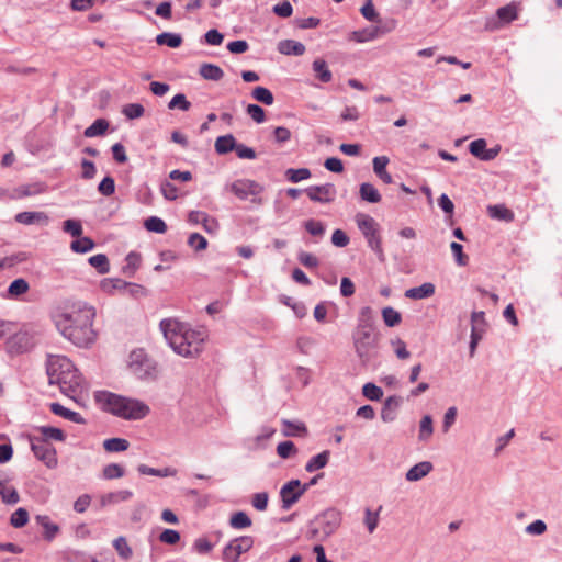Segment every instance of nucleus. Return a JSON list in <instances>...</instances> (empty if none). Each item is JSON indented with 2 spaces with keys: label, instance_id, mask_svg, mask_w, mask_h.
<instances>
[{
  "label": "nucleus",
  "instance_id": "44",
  "mask_svg": "<svg viewBox=\"0 0 562 562\" xmlns=\"http://www.w3.org/2000/svg\"><path fill=\"white\" fill-rule=\"evenodd\" d=\"M382 318L387 327H394L402 321L401 314L391 306H386L382 310Z\"/></svg>",
  "mask_w": 562,
  "mask_h": 562
},
{
  "label": "nucleus",
  "instance_id": "4",
  "mask_svg": "<svg viewBox=\"0 0 562 562\" xmlns=\"http://www.w3.org/2000/svg\"><path fill=\"white\" fill-rule=\"evenodd\" d=\"M95 401L103 411L126 420H139L150 413L149 406L143 401L111 392L97 393Z\"/></svg>",
  "mask_w": 562,
  "mask_h": 562
},
{
  "label": "nucleus",
  "instance_id": "1",
  "mask_svg": "<svg viewBox=\"0 0 562 562\" xmlns=\"http://www.w3.org/2000/svg\"><path fill=\"white\" fill-rule=\"evenodd\" d=\"M97 311L83 301H66L55 311L53 319L59 333L78 347H89L97 339L93 327Z\"/></svg>",
  "mask_w": 562,
  "mask_h": 562
},
{
  "label": "nucleus",
  "instance_id": "28",
  "mask_svg": "<svg viewBox=\"0 0 562 562\" xmlns=\"http://www.w3.org/2000/svg\"><path fill=\"white\" fill-rule=\"evenodd\" d=\"M487 213L490 217L505 221V222H512L514 220V213L512 210H509L504 204H495L487 206Z\"/></svg>",
  "mask_w": 562,
  "mask_h": 562
},
{
  "label": "nucleus",
  "instance_id": "11",
  "mask_svg": "<svg viewBox=\"0 0 562 562\" xmlns=\"http://www.w3.org/2000/svg\"><path fill=\"white\" fill-rule=\"evenodd\" d=\"M30 443L34 456L47 468L54 469L57 467V452L49 442L38 437L30 436Z\"/></svg>",
  "mask_w": 562,
  "mask_h": 562
},
{
  "label": "nucleus",
  "instance_id": "16",
  "mask_svg": "<svg viewBox=\"0 0 562 562\" xmlns=\"http://www.w3.org/2000/svg\"><path fill=\"white\" fill-rule=\"evenodd\" d=\"M469 150L474 157L484 161L494 159L499 153L498 147L487 149L486 140L483 138L471 142L469 145Z\"/></svg>",
  "mask_w": 562,
  "mask_h": 562
},
{
  "label": "nucleus",
  "instance_id": "8",
  "mask_svg": "<svg viewBox=\"0 0 562 562\" xmlns=\"http://www.w3.org/2000/svg\"><path fill=\"white\" fill-rule=\"evenodd\" d=\"M128 368L138 379L151 378L156 374V363L148 357L144 349H135L130 353Z\"/></svg>",
  "mask_w": 562,
  "mask_h": 562
},
{
  "label": "nucleus",
  "instance_id": "62",
  "mask_svg": "<svg viewBox=\"0 0 562 562\" xmlns=\"http://www.w3.org/2000/svg\"><path fill=\"white\" fill-rule=\"evenodd\" d=\"M98 190L101 194L105 196L112 195L115 191L114 179L111 177L103 178L102 181L99 183Z\"/></svg>",
  "mask_w": 562,
  "mask_h": 562
},
{
  "label": "nucleus",
  "instance_id": "36",
  "mask_svg": "<svg viewBox=\"0 0 562 562\" xmlns=\"http://www.w3.org/2000/svg\"><path fill=\"white\" fill-rule=\"evenodd\" d=\"M375 329L373 326V310L370 306H364L359 312L358 325L356 329Z\"/></svg>",
  "mask_w": 562,
  "mask_h": 562
},
{
  "label": "nucleus",
  "instance_id": "43",
  "mask_svg": "<svg viewBox=\"0 0 562 562\" xmlns=\"http://www.w3.org/2000/svg\"><path fill=\"white\" fill-rule=\"evenodd\" d=\"M251 97L256 101L261 102L266 105H272L274 102L272 92L269 89H267L265 87H260V86L254 88V90L251 92Z\"/></svg>",
  "mask_w": 562,
  "mask_h": 562
},
{
  "label": "nucleus",
  "instance_id": "35",
  "mask_svg": "<svg viewBox=\"0 0 562 562\" xmlns=\"http://www.w3.org/2000/svg\"><path fill=\"white\" fill-rule=\"evenodd\" d=\"M328 460H329V452L323 451L308 460V462L305 465V470L310 473L315 472V471L326 467V464L328 463Z\"/></svg>",
  "mask_w": 562,
  "mask_h": 562
},
{
  "label": "nucleus",
  "instance_id": "56",
  "mask_svg": "<svg viewBox=\"0 0 562 562\" xmlns=\"http://www.w3.org/2000/svg\"><path fill=\"white\" fill-rule=\"evenodd\" d=\"M246 112L258 124L266 121L265 110L258 104H248Z\"/></svg>",
  "mask_w": 562,
  "mask_h": 562
},
{
  "label": "nucleus",
  "instance_id": "5",
  "mask_svg": "<svg viewBox=\"0 0 562 562\" xmlns=\"http://www.w3.org/2000/svg\"><path fill=\"white\" fill-rule=\"evenodd\" d=\"M341 513L335 508H328L317 515L310 525L311 537L324 541L334 535L341 525Z\"/></svg>",
  "mask_w": 562,
  "mask_h": 562
},
{
  "label": "nucleus",
  "instance_id": "17",
  "mask_svg": "<svg viewBox=\"0 0 562 562\" xmlns=\"http://www.w3.org/2000/svg\"><path fill=\"white\" fill-rule=\"evenodd\" d=\"M35 520L43 528V538L46 541L50 542L59 535L60 527L53 522L48 515H37Z\"/></svg>",
  "mask_w": 562,
  "mask_h": 562
},
{
  "label": "nucleus",
  "instance_id": "52",
  "mask_svg": "<svg viewBox=\"0 0 562 562\" xmlns=\"http://www.w3.org/2000/svg\"><path fill=\"white\" fill-rule=\"evenodd\" d=\"M122 112L127 119L134 120L143 116L145 110L139 103H130L123 108Z\"/></svg>",
  "mask_w": 562,
  "mask_h": 562
},
{
  "label": "nucleus",
  "instance_id": "51",
  "mask_svg": "<svg viewBox=\"0 0 562 562\" xmlns=\"http://www.w3.org/2000/svg\"><path fill=\"white\" fill-rule=\"evenodd\" d=\"M434 432L432 419L429 415H425L420 420L419 439L427 440Z\"/></svg>",
  "mask_w": 562,
  "mask_h": 562
},
{
  "label": "nucleus",
  "instance_id": "38",
  "mask_svg": "<svg viewBox=\"0 0 562 562\" xmlns=\"http://www.w3.org/2000/svg\"><path fill=\"white\" fill-rule=\"evenodd\" d=\"M108 128L109 122L104 119H98L85 130L83 134L86 137H97L103 135Z\"/></svg>",
  "mask_w": 562,
  "mask_h": 562
},
{
  "label": "nucleus",
  "instance_id": "7",
  "mask_svg": "<svg viewBox=\"0 0 562 562\" xmlns=\"http://www.w3.org/2000/svg\"><path fill=\"white\" fill-rule=\"evenodd\" d=\"M355 221L359 231L366 238L369 248L378 256L381 261H383L384 251L382 247L379 223L372 216L364 213L356 214Z\"/></svg>",
  "mask_w": 562,
  "mask_h": 562
},
{
  "label": "nucleus",
  "instance_id": "41",
  "mask_svg": "<svg viewBox=\"0 0 562 562\" xmlns=\"http://www.w3.org/2000/svg\"><path fill=\"white\" fill-rule=\"evenodd\" d=\"M382 507L380 506L376 512H372L370 508L364 509V525L369 533H373L376 529L380 521V510Z\"/></svg>",
  "mask_w": 562,
  "mask_h": 562
},
{
  "label": "nucleus",
  "instance_id": "9",
  "mask_svg": "<svg viewBox=\"0 0 562 562\" xmlns=\"http://www.w3.org/2000/svg\"><path fill=\"white\" fill-rule=\"evenodd\" d=\"M255 540L251 536H240L232 539L222 551L224 562H238L241 554L247 553L254 547Z\"/></svg>",
  "mask_w": 562,
  "mask_h": 562
},
{
  "label": "nucleus",
  "instance_id": "29",
  "mask_svg": "<svg viewBox=\"0 0 562 562\" xmlns=\"http://www.w3.org/2000/svg\"><path fill=\"white\" fill-rule=\"evenodd\" d=\"M30 290V285L23 278L15 279L11 282L7 291L8 299H18Z\"/></svg>",
  "mask_w": 562,
  "mask_h": 562
},
{
  "label": "nucleus",
  "instance_id": "25",
  "mask_svg": "<svg viewBox=\"0 0 562 562\" xmlns=\"http://www.w3.org/2000/svg\"><path fill=\"white\" fill-rule=\"evenodd\" d=\"M49 407L50 411L57 416H60L76 424L85 423L83 417L79 413L68 409L59 403H52Z\"/></svg>",
  "mask_w": 562,
  "mask_h": 562
},
{
  "label": "nucleus",
  "instance_id": "22",
  "mask_svg": "<svg viewBox=\"0 0 562 562\" xmlns=\"http://www.w3.org/2000/svg\"><path fill=\"white\" fill-rule=\"evenodd\" d=\"M432 468L434 467H432L431 462H429V461L419 462V463L415 464L414 467H412L406 472L405 477L409 482L419 481L423 477H425L427 474H429L431 472Z\"/></svg>",
  "mask_w": 562,
  "mask_h": 562
},
{
  "label": "nucleus",
  "instance_id": "48",
  "mask_svg": "<svg viewBox=\"0 0 562 562\" xmlns=\"http://www.w3.org/2000/svg\"><path fill=\"white\" fill-rule=\"evenodd\" d=\"M89 263L100 273H106L110 270L108 257L103 254L91 256L89 258Z\"/></svg>",
  "mask_w": 562,
  "mask_h": 562
},
{
  "label": "nucleus",
  "instance_id": "49",
  "mask_svg": "<svg viewBox=\"0 0 562 562\" xmlns=\"http://www.w3.org/2000/svg\"><path fill=\"white\" fill-rule=\"evenodd\" d=\"M10 522L14 528H22L29 522V513L25 508H18L10 517Z\"/></svg>",
  "mask_w": 562,
  "mask_h": 562
},
{
  "label": "nucleus",
  "instance_id": "57",
  "mask_svg": "<svg viewBox=\"0 0 562 562\" xmlns=\"http://www.w3.org/2000/svg\"><path fill=\"white\" fill-rule=\"evenodd\" d=\"M124 475V470L120 464L111 463L104 467L103 476L108 480L119 479Z\"/></svg>",
  "mask_w": 562,
  "mask_h": 562
},
{
  "label": "nucleus",
  "instance_id": "12",
  "mask_svg": "<svg viewBox=\"0 0 562 562\" xmlns=\"http://www.w3.org/2000/svg\"><path fill=\"white\" fill-rule=\"evenodd\" d=\"M308 485H302L299 480H291L285 483L280 490V497L282 502V508L290 509L307 491Z\"/></svg>",
  "mask_w": 562,
  "mask_h": 562
},
{
  "label": "nucleus",
  "instance_id": "6",
  "mask_svg": "<svg viewBox=\"0 0 562 562\" xmlns=\"http://www.w3.org/2000/svg\"><path fill=\"white\" fill-rule=\"evenodd\" d=\"M353 348L363 364H368L378 355L379 334L375 329H355Z\"/></svg>",
  "mask_w": 562,
  "mask_h": 562
},
{
  "label": "nucleus",
  "instance_id": "18",
  "mask_svg": "<svg viewBox=\"0 0 562 562\" xmlns=\"http://www.w3.org/2000/svg\"><path fill=\"white\" fill-rule=\"evenodd\" d=\"M383 33H385V30L380 26H369L351 32L349 34V40L356 43H366L378 38Z\"/></svg>",
  "mask_w": 562,
  "mask_h": 562
},
{
  "label": "nucleus",
  "instance_id": "19",
  "mask_svg": "<svg viewBox=\"0 0 562 562\" xmlns=\"http://www.w3.org/2000/svg\"><path fill=\"white\" fill-rule=\"evenodd\" d=\"M389 162L390 159L386 156H376L372 160L374 173L386 184L393 181L391 173L386 170Z\"/></svg>",
  "mask_w": 562,
  "mask_h": 562
},
{
  "label": "nucleus",
  "instance_id": "42",
  "mask_svg": "<svg viewBox=\"0 0 562 562\" xmlns=\"http://www.w3.org/2000/svg\"><path fill=\"white\" fill-rule=\"evenodd\" d=\"M74 252L86 254L94 248V241L89 237H80L70 244Z\"/></svg>",
  "mask_w": 562,
  "mask_h": 562
},
{
  "label": "nucleus",
  "instance_id": "32",
  "mask_svg": "<svg viewBox=\"0 0 562 562\" xmlns=\"http://www.w3.org/2000/svg\"><path fill=\"white\" fill-rule=\"evenodd\" d=\"M156 43L170 48H177L182 44V37L177 33L164 32L156 36Z\"/></svg>",
  "mask_w": 562,
  "mask_h": 562
},
{
  "label": "nucleus",
  "instance_id": "64",
  "mask_svg": "<svg viewBox=\"0 0 562 562\" xmlns=\"http://www.w3.org/2000/svg\"><path fill=\"white\" fill-rule=\"evenodd\" d=\"M160 191L167 200L173 201L178 198V188L169 181L161 183Z\"/></svg>",
  "mask_w": 562,
  "mask_h": 562
},
{
  "label": "nucleus",
  "instance_id": "3",
  "mask_svg": "<svg viewBox=\"0 0 562 562\" xmlns=\"http://www.w3.org/2000/svg\"><path fill=\"white\" fill-rule=\"evenodd\" d=\"M47 374L50 383H57L61 392L72 398L87 389L83 378L65 356H52L49 358Z\"/></svg>",
  "mask_w": 562,
  "mask_h": 562
},
{
  "label": "nucleus",
  "instance_id": "24",
  "mask_svg": "<svg viewBox=\"0 0 562 562\" xmlns=\"http://www.w3.org/2000/svg\"><path fill=\"white\" fill-rule=\"evenodd\" d=\"M359 195L362 201L368 203H379L382 200V195L379 190L370 182H363L359 187Z\"/></svg>",
  "mask_w": 562,
  "mask_h": 562
},
{
  "label": "nucleus",
  "instance_id": "15",
  "mask_svg": "<svg viewBox=\"0 0 562 562\" xmlns=\"http://www.w3.org/2000/svg\"><path fill=\"white\" fill-rule=\"evenodd\" d=\"M305 192L310 200L318 203H330L337 195V190L333 183L311 186Z\"/></svg>",
  "mask_w": 562,
  "mask_h": 562
},
{
  "label": "nucleus",
  "instance_id": "34",
  "mask_svg": "<svg viewBox=\"0 0 562 562\" xmlns=\"http://www.w3.org/2000/svg\"><path fill=\"white\" fill-rule=\"evenodd\" d=\"M113 547L121 559L127 561L133 557V550L125 537L120 536L115 538L113 540Z\"/></svg>",
  "mask_w": 562,
  "mask_h": 562
},
{
  "label": "nucleus",
  "instance_id": "14",
  "mask_svg": "<svg viewBox=\"0 0 562 562\" xmlns=\"http://www.w3.org/2000/svg\"><path fill=\"white\" fill-rule=\"evenodd\" d=\"M519 7L516 2L497 9L496 19L488 20L486 22V29L494 31L502 27L504 24H508L518 18Z\"/></svg>",
  "mask_w": 562,
  "mask_h": 562
},
{
  "label": "nucleus",
  "instance_id": "20",
  "mask_svg": "<svg viewBox=\"0 0 562 562\" xmlns=\"http://www.w3.org/2000/svg\"><path fill=\"white\" fill-rule=\"evenodd\" d=\"M15 221L24 225H32L35 223L46 225L49 217L44 212H21L15 215Z\"/></svg>",
  "mask_w": 562,
  "mask_h": 562
},
{
  "label": "nucleus",
  "instance_id": "54",
  "mask_svg": "<svg viewBox=\"0 0 562 562\" xmlns=\"http://www.w3.org/2000/svg\"><path fill=\"white\" fill-rule=\"evenodd\" d=\"M391 346L396 355V357L401 360L408 359L411 352L406 348V344L401 338H394L391 340Z\"/></svg>",
  "mask_w": 562,
  "mask_h": 562
},
{
  "label": "nucleus",
  "instance_id": "55",
  "mask_svg": "<svg viewBox=\"0 0 562 562\" xmlns=\"http://www.w3.org/2000/svg\"><path fill=\"white\" fill-rule=\"evenodd\" d=\"M188 245L196 251L206 249L207 240L199 233H192L188 238Z\"/></svg>",
  "mask_w": 562,
  "mask_h": 562
},
{
  "label": "nucleus",
  "instance_id": "46",
  "mask_svg": "<svg viewBox=\"0 0 562 562\" xmlns=\"http://www.w3.org/2000/svg\"><path fill=\"white\" fill-rule=\"evenodd\" d=\"M144 226L147 231L164 234L167 231L166 223L157 216H150L144 222Z\"/></svg>",
  "mask_w": 562,
  "mask_h": 562
},
{
  "label": "nucleus",
  "instance_id": "53",
  "mask_svg": "<svg viewBox=\"0 0 562 562\" xmlns=\"http://www.w3.org/2000/svg\"><path fill=\"white\" fill-rule=\"evenodd\" d=\"M472 328L471 331L484 333L486 327L484 312H473L471 315Z\"/></svg>",
  "mask_w": 562,
  "mask_h": 562
},
{
  "label": "nucleus",
  "instance_id": "37",
  "mask_svg": "<svg viewBox=\"0 0 562 562\" xmlns=\"http://www.w3.org/2000/svg\"><path fill=\"white\" fill-rule=\"evenodd\" d=\"M130 447V442L124 438H110L103 441V448L106 452H123Z\"/></svg>",
  "mask_w": 562,
  "mask_h": 562
},
{
  "label": "nucleus",
  "instance_id": "50",
  "mask_svg": "<svg viewBox=\"0 0 562 562\" xmlns=\"http://www.w3.org/2000/svg\"><path fill=\"white\" fill-rule=\"evenodd\" d=\"M362 394L370 401H380L383 396V391L374 383L369 382L363 385Z\"/></svg>",
  "mask_w": 562,
  "mask_h": 562
},
{
  "label": "nucleus",
  "instance_id": "59",
  "mask_svg": "<svg viewBox=\"0 0 562 562\" xmlns=\"http://www.w3.org/2000/svg\"><path fill=\"white\" fill-rule=\"evenodd\" d=\"M191 106V103L187 100L186 95L182 93L176 94L169 102V109L179 108L182 111H188Z\"/></svg>",
  "mask_w": 562,
  "mask_h": 562
},
{
  "label": "nucleus",
  "instance_id": "61",
  "mask_svg": "<svg viewBox=\"0 0 562 562\" xmlns=\"http://www.w3.org/2000/svg\"><path fill=\"white\" fill-rule=\"evenodd\" d=\"M64 231L74 237H80L82 234V225L79 221L67 220L64 222Z\"/></svg>",
  "mask_w": 562,
  "mask_h": 562
},
{
  "label": "nucleus",
  "instance_id": "10",
  "mask_svg": "<svg viewBox=\"0 0 562 562\" xmlns=\"http://www.w3.org/2000/svg\"><path fill=\"white\" fill-rule=\"evenodd\" d=\"M7 351L10 355H21L31 350L35 345V333L27 328H22L10 336L5 342Z\"/></svg>",
  "mask_w": 562,
  "mask_h": 562
},
{
  "label": "nucleus",
  "instance_id": "23",
  "mask_svg": "<svg viewBox=\"0 0 562 562\" xmlns=\"http://www.w3.org/2000/svg\"><path fill=\"white\" fill-rule=\"evenodd\" d=\"M278 50L279 53L288 56H302L305 53L306 48L300 42L293 40H284L279 42Z\"/></svg>",
  "mask_w": 562,
  "mask_h": 562
},
{
  "label": "nucleus",
  "instance_id": "30",
  "mask_svg": "<svg viewBox=\"0 0 562 562\" xmlns=\"http://www.w3.org/2000/svg\"><path fill=\"white\" fill-rule=\"evenodd\" d=\"M138 472L144 475H154L160 477L176 476L177 470L171 467H167L164 469H154L146 464H139L137 468Z\"/></svg>",
  "mask_w": 562,
  "mask_h": 562
},
{
  "label": "nucleus",
  "instance_id": "2",
  "mask_svg": "<svg viewBox=\"0 0 562 562\" xmlns=\"http://www.w3.org/2000/svg\"><path fill=\"white\" fill-rule=\"evenodd\" d=\"M160 329L172 350L182 357H195L203 348L206 334L203 329L192 328L176 318L160 322Z\"/></svg>",
  "mask_w": 562,
  "mask_h": 562
},
{
  "label": "nucleus",
  "instance_id": "47",
  "mask_svg": "<svg viewBox=\"0 0 562 562\" xmlns=\"http://www.w3.org/2000/svg\"><path fill=\"white\" fill-rule=\"evenodd\" d=\"M142 257L138 252L132 251L125 257L124 272L133 274L140 266Z\"/></svg>",
  "mask_w": 562,
  "mask_h": 562
},
{
  "label": "nucleus",
  "instance_id": "31",
  "mask_svg": "<svg viewBox=\"0 0 562 562\" xmlns=\"http://www.w3.org/2000/svg\"><path fill=\"white\" fill-rule=\"evenodd\" d=\"M313 70L316 75V77L324 83H327L329 81H331L333 79V75H331V71L329 70L328 66H327V63L322 59V58H317L313 61Z\"/></svg>",
  "mask_w": 562,
  "mask_h": 562
},
{
  "label": "nucleus",
  "instance_id": "13",
  "mask_svg": "<svg viewBox=\"0 0 562 562\" xmlns=\"http://www.w3.org/2000/svg\"><path fill=\"white\" fill-rule=\"evenodd\" d=\"M229 190L240 200H247L250 196L256 198L263 191V187L250 179H238L231 183ZM254 202H257L256 199H252ZM260 203V200H258Z\"/></svg>",
  "mask_w": 562,
  "mask_h": 562
},
{
  "label": "nucleus",
  "instance_id": "60",
  "mask_svg": "<svg viewBox=\"0 0 562 562\" xmlns=\"http://www.w3.org/2000/svg\"><path fill=\"white\" fill-rule=\"evenodd\" d=\"M269 495L266 492L256 493L252 496V506L260 512H263L268 507Z\"/></svg>",
  "mask_w": 562,
  "mask_h": 562
},
{
  "label": "nucleus",
  "instance_id": "45",
  "mask_svg": "<svg viewBox=\"0 0 562 562\" xmlns=\"http://www.w3.org/2000/svg\"><path fill=\"white\" fill-rule=\"evenodd\" d=\"M286 179L292 183H297L311 178V171L307 168L293 169L290 168L285 171Z\"/></svg>",
  "mask_w": 562,
  "mask_h": 562
},
{
  "label": "nucleus",
  "instance_id": "27",
  "mask_svg": "<svg viewBox=\"0 0 562 562\" xmlns=\"http://www.w3.org/2000/svg\"><path fill=\"white\" fill-rule=\"evenodd\" d=\"M237 142L232 134L218 136L215 140V150L220 155L228 154L235 150Z\"/></svg>",
  "mask_w": 562,
  "mask_h": 562
},
{
  "label": "nucleus",
  "instance_id": "58",
  "mask_svg": "<svg viewBox=\"0 0 562 562\" xmlns=\"http://www.w3.org/2000/svg\"><path fill=\"white\" fill-rule=\"evenodd\" d=\"M304 227L313 236H323L325 234L324 224L316 220L306 221Z\"/></svg>",
  "mask_w": 562,
  "mask_h": 562
},
{
  "label": "nucleus",
  "instance_id": "40",
  "mask_svg": "<svg viewBox=\"0 0 562 562\" xmlns=\"http://www.w3.org/2000/svg\"><path fill=\"white\" fill-rule=\"evenodd\" d=\"M0 496L3 503L10 505L20 501L18 491L14 487L7 486L2 481H0Z\"/></svg>",
  "mask_w": 562,
  "mask_h": 562
},
{
  "label": "nucleus",
  "instance_id": "21",
  "mask_svg": "<svg viewBox=\"0 0 562 562\" xmlns=\"http://www.w3.org/2000/svg\"><path fill=\"white\" fill-rule=\"evenodd\" d=\"M435 294V285L431 282H425L419 286L411 288L405 291V296L411 300H424Z\"/></svg>",
  "mask_w": 562,
  "mask_h": 562
},
{
  "label": "nucleus",
  "instance_id": "33",
  "mask_svg": "<svg viewBox=\"0 0 562 562\" xmlns=\"http://www.w3.org/2000/svg\"><path fill=\"white\" fill-rule=\"evenodd\" d=\"M36 430L41 434L42 438L48 442V440L64 441L66 436L59 428L52 426H41Z\"/></svg>",
  "mask_w": 562,
  "mask_h": 562
},
{
  "label": "nucleus",
  "instance_id": "39",
  "mask_svg": "<svg viewBox=\"0 0 562 562\" xmlns=\"http://www.w3.org/2000/svg\"><path fill=\"white\" fill-rule=\"evenodd\" d=\"M251 524V519L245 512H236L229 518V525L234 529L249 528Z\"/></svg>",
  "mask_w": 562,
  "mask_h": 562
},
{
  "label": "nucleus",
  "instance_id": "63",
  "mask_svg": "<svg viewBox=\"0 0 562 562\" xmlns=\"http://www.w3.org/2000/svg\"><path fill=\"white\" fill-rule=\"evenodd\" d=\"M277 452L280 458L286 459L296 452L295 446L292 441H283L277 446Z\"/></svg>",
  "mask_w": 562,
  "mask_h": 562
},
{
  "label": "nucleus",
  "instance_id": "26",
  "mask_svg": "<svg viewBox=\"0 0 562 562\" xmlns=\"http://www.w3.org/2000/svg\"><path fill=\"white\" fill-rule=\"evenodd\" d=\"M200 76L205 80L220 81L224 77V71L215 64L204 63L199 69Z\"/></svg>",
  "mask_w": 562,
  "mask_h": 562
}]
</instances>
